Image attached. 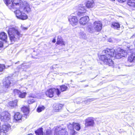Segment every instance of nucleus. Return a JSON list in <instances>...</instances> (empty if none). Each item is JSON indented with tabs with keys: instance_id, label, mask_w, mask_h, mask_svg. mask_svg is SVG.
Returning a JSON list of instances; mask_svg holds the SVG:
<instances>
[{
	"instance_id": "obj_5",
	"label": "nucleus",
	"mask_w": 135,
	"mask_h": 135,
	"mask_svg": "<svg viewBox=\"0 0 135 135\" xmlns=\"http://www.w3.org/2000/svg\"><path fill=\"white\" fill-rule=\"evenodd\" d=\"M54 135H67L68 132L65 128H62L60 126H56L53 128Z\"/></svg>"
},
{
	"instance_id": "obj_20",
	"label": "nucleus",
	"mask_w": 135,
	"mask_h": 135,
	"mask_svg": "<svg viewBox=\"0 0 135 135\" xmlns=\"http://www.w3.org/2000/svg\"><path fill=\"white\" fill-rule=\"evenodd\" d=\"M127 61L130 63L135 62V54L132 53L129 55L127 59Z\"/></svg>"
},
{
	"instance_id": "obj_39",
	"label": "nucleus",
	"mask_w": 135,
	"mask_h": 135,
	"mask_svg": "<svg viewBox=\"0 0 135 135\" xmlns=\"http://www.w3.org/2000/svg\"><path fill=\"white\" fill-rule=\"evenodd\" d=\"M71 132L70 133V134L71 135H75L76 134H77V132L75 131L74 129H73L71 130Z\"/></svg>"
},
{
	"instance_id": "obj_32",
	"label": "nucleus",
	"mask_w": 135,
	"mask_h": 135,
	"mask_svg": "<svg viewBox=\"0 0 135 135\" xmlns=\"http://www.w3.org/2000/svg\"><path fill=\"white\" fill-rule=\"evenodd\" d=\"M27 94V93L26 92H22L20 91L18 97L21 98H25Z\"/></svg>"
},
{
	"instance_id": "obj_26",
	"label": "nucleus",
	"mask_w": 135,
	"mask_h": 135,
	"mask_svg": "<svg viewBox=\"0 0 135 135\" xmlns=\"http://www.w3.org/2000/svg\"><path fill=\"white\" fill-rule=\"evenodd\" d=\"M35 132L36 135H43V129L42 127L38 128L35 131Z\"/></svg>"
},
{
	"instance_id": "obj_31",
	"label": "nucleus",
	"mask_w": 135,
	"mask_h": 135,
	"mask_svg": "<svg viewBox=\"0 0 135 135\" xmlns=\"http://www.w3.org/2000/svg\"><path fill=\"white\" fill-rule=\"evenodd\" d=\"M20 93V91L16 89H14L13 91V94L14 96L18 95V96Z\"/></svg>"
},
{
	"instance_id": "obj_29",
	"label": "nucleus",
	"mask_w": 135,
	"mask_h": 135,
	"mask_svg": "<svg viewBox=\"0 0 135 135\" xmlns=\"http://www.w3.org/2000/svg\"><path fill=\"white\" fill-rule=\"evenodd\" d=\"M45 109V107L44 105L38 106L37 109V111L40 113L43 111Z\"/></svg>"
},
{
	"instance_id": "obj_18",
	"label": "nucleus",
	"mask_w": 135,
	"mask_h": 135,
	"mask_svg": "<svg viewBox=\"0 0 135 135\" xmlns=\"http://www.w3.org/2000/svg\"><path fill=\"white\" fill-rule=\"evenodd\" d=\"M0 40L6 43H8V36L7 34L4 32H0Z\"/></svg>"
},
{
	"instance_id": "obj_15",
	"label": "nucleus",
	"mask_w": 135,
	"mask_h": 135,
	"mask_svg": "<svg viewBox=\"0 0 135 135\" xmlns=\"http://www.w3.org/2000/svg\"><path fill=\"white\" fill-rule=\"evenodd\" d=\"M126 51L122 49H120L119 52H117L115 53L114 57L116 59H120L122 57H124Z\"/></svg>"
},
{
	"instance_id": "obj_42",
	"label": "nucleus",
	"mask_w": 135,
	"mask_h": 135,
	"mask_svg": "<svg viewBox=\"0 0 135 135\" xmlns=\"http://www.w3.org/2000/svg\"><path fill=\"white\" fill-rule=\"evenodd\" d=\"M56 39L55 38H54L52 41V42L53 43H55L56 42Z\"/></svg>"
},
{
	"instance_id": "obj_17",
	"label": "nucleus",
	"mask_w": 135,
	"mask_h": 135,
	"mask_svg": "<svg viewBox=\"0 0 135 135\" xmlns=\"http://www.w3.org/2000/svg\"><path fill=\"white\" fill-rule=\"evenodd\" d=\"M69 21L70 23L73 26L76 25L78 22V20L77 17L75 16H73L69 18Z\"/></svg>"
},
{
	"instance_id": "obj_35",
	"label": "nucleus",
	"mask_w": 135,
	"mask_h": 135,
	"mask_svg": "<svg viewBox=\"0 0 135 135\" xmlns=\"http://www.w3.org/2000/svg\"><path fill=\"white\" fill-rule=\"evenodd\" d=\"M5 68L6 66L4 64H0V72L2 71Z\"/></svg>"
},
{
	"instance_id": "obj_22",
	"label": "nucleus",
	"mask_w": 135,
	"mask_h": 135,
	"mask_svg": "<svg viewBox=\"0 0 135 135\" xmlns=\"http://www.w3.org/2000/svg\"><path fill=\"white\" fill-rule=\"evenodd\" d=\"M111 27L114 29L118 30L120 28V25L118 22H114L112 23Z\"/></svg>"
},
{
	"instance_id": "obj_27",
	"label": "nucleus",
	"mask_w": 135,
	"mask_h": 135,
	"mask_svg": "<svg viewBox=\"0 0 135 135\" xmlns=\"http://www.w3.org/2000/svg\"><path fill=\"white\" fill-rule=\"evenodd\" d=\"M27 13L30 12L31 11V9L30 5L28 4H26L23 9Z\"/></svg>"
},
{
	"instance_id": "obj_12",
	"label": "nucleus",
	"mask_w": 135,
	"mask_h": 135,
	"mask_svg": "<svg viewBox=\"0 0 135 135\" xmlns=\"http://www.w3.org/2000/svg\"><path fill=\"white\" fill-rule=\"evenodd\" d=\"M94 29L97 32H100L102 29V22L99 21H95L93 23Z\"/></svg>"
},
{
	"instance_id": "obj_41",
	"label": "nucleus",
	"mask_w": 135,
	"mask_h": 135,
	"mask_svg": "<svg viewBox=\"0 0 135 135\" xmlns=\"http://www.w3.org/2000/svg\"><path fill=\"white\" fill-rule=\"evenodd\" d=\"M117 1L120 3H123L125 2L126 0H117Z\"/></svg>"
},
{
	"instance_id": "obj_36",
	"label": "nucleus",
	"mask_w": 135,
	"mask_h": 135,
	"mask_svg": "<svg viewBox=\"0 0 135 135\" xmlns=\"http://www.w3.org/2000/svg\"><path fill=\"white\" fill-rule=\"evenodd\" d=\"M4 3L9 8V6H10L11 4L10 0H4Z\"/></svg>"
},
{
	"instance_id": "obj_3",
	"label": "nucleus",
	"mask_w": 135,
	"mask_h": 135,
	"mask_svg": "<svg viewBox=\"0 0 135 135\" xmlns=\"http://www.w3.org/2000/svg\"><path fill=\"white\" fill-rule=\"evenodd\" d=\"M61 93V91L59 89L55 88L48 89L45 93L46 96L50 98H51L53 97L56 98L59 97Z\"/></svg>"
},
{
	"instance_id": "obj_9",
	"label": "nucleus",
	"mask_w": 135,
	"mask_h": 135,
	"mask_svg": "<svg viewBox=\"0 0 135 135\" xmlns=\"http://www.w3.org/2000/svg\"><path fill=\"white\" fill-rule=\"evenodd\" d=\"M12 81L11 78L10 77H7L3 81V86L6 89L9 88L11 86Z\"/></svg>"
},
{
	"instance_id": "obj_6",
	"label": "nucleus",
	"mask_w": 135,
	"mask_h": 135,
	"mask_svg": "<svg viewBox=\"0 0 135 135\" xmlns=\"http://www.w3.org/2000/svg\"><path fill=\"white\" fill-rule=\"evenodd\" d=\"M38 94L36 91H33L32 92V93L27 96V103L28 104H30L35 102V101L34 99L37 98Z\"/></svg>"
},
{
	"instance_id": "obj_16",
	"label": "nucleus",
	"mask_w": 135,
	"mask_h": 135,
	"mask_svg": "<svg viewBox=\"0 0 135 135\" xmlns=\"http://www.w3.org/2000/svg\"><path fill=\"white\" fill-rule=\"evenodd\" d=\"M21 110L24 113V116H25L26 118L28 116L30 112V108L29 106L23 105L21 108Z\"/></svg>"
},
{
	"instance_id": "obj_34",
	"label": "nucleus",
	"mask_w": 135,
	"mask_h": 135,
	"mask_svg": "<svg viewBox=\"0 0 135 135\" xmlns=\"http://www.w3.org/2000/svg\"><path fill=\"white\" fill-rule=\"evenodd\" d=\"M52 130L51 129H47L45 132V135H52Z\"/></svg>"
},
{
	"instance_id": "obj_2",
	"label": "nucleus",
	"mask_w": 135,
	"mask_h": 135,
	"mask_svg": "<svg viewBox=\"0 0 135 135\" xmlns=\"http://www.w3.org/2000/svg\"><path fill=\"white\" fill-rule=\"evenodd\" d=\"M7 32L11 42L15 41L17 39H19L22 36V35L16 28L12 26L9 27Z\"/></svg>"
},
{
	"instance_id": "obj_25",
	"label": "nucleus",
	"mask_w": 135,
	"mask_h": 135,
	"mask_svg": "<svg viewBox=\"0 0 135 135\" xmlns=\"http://www.w3.org/2000/svg\"><path fill=\"white\" fill-rule=\"evenodd\" d=\"M127 4L131 8H135V0H128L127 2Z\"/></svg>"
},
{
	"instance_id": "obj_11",
	"label": "nucleus",
	"mask_w": 135,
	"mask_h": 135,
	"mask_svg": "<svg viewBox=\"0 0 135 135\" xmlns=\"http://www.w3.org/2000/svg\"><path fill=\"white\" fill-rule=\"evenodd\" d=\"M21 0H12V3L11 5L9 6V8L10 9H14L17 8V6H20Z\"/></svg>"
},
{
	"instance_id": "obj_1",
	"label": "nucleus",
	"mask_w": 135,
	"mask_h": 135,
	"mask_svg": "<svg viewBox=\"0 0 135 135\" xmlns=\"http://www.w3.org/2000/svg\"><path fill=\"white\" fill-rule=\"evenodd\" d=\"M102 52L104 54L99 55L98 57L99 59L109 66H114V63L112 59L114 56L115 52L114 49L106 48L103 50Z\"/></svg>"
},
{
	"instance_id": "obj_37",
	"label": "nucleus",
	"mask_w": 135,
	"mask_h": 135,
	"mask_svg": "<svg viewBox=\"0 0 135 135\" xmlns=\"http://www.w3.org/2000/svg\"><path fill=\"white\" fill-rule=\"evenodd\" d=\"M79 22L80 24L83 25H84V17H82L80 18Z\"/></svg>"
},
{
	"instance_id": "obj_13",
	"label": "nucleus",
	"mask_w": 135,
	"mask_h": 135,
	"mask_svg": "<svg viewBox=\"0 0 135 135\" xmlns=\"http://www.w3.org/2000/svg\"><path fill=\"white\" fill-rule=\"evenodd\" d=\"M23 117V114L20 112H16L14 114L13 120L15 122L21 121L22 120Z\"/></svg>"
},
{
	"instance_id": "obj_8",
	"label": "nucleus",
	"mask_w": 135,
	"mask_h": 135,
	"mask_svg": "<svg viewBox=\"0 0 135 135\" xmlns=\"http://www.w3.org/2000/svg\"><path fill=\"white\" fill-rule=\"evenodd\" d=\"M11 127V126L8 124L3 125L0 129V135H7Z\"/></svg>"
},
{
	"instance_id": "obj_19",
	"label": "nucleus",
	"mask_w": 135,
	"mask_h": 135,
	"mask_svg": "<svg viewBox=\"0 0 135 135\" xmlns=\"http://www.w3.org/2000/svg\"><path fill=\"white\" fill-rule=\"evenodd\" d=\"M86 124L87 126H93L94 124V120L92 117H88L85 120Z\"/></svg>"
},
{
	"instance_id": "obj_40",
	"label": "nucleus",
	"mask_w": 135,
	"mask_h": 135,
	"mask_svg": "<svg viewBox=\"0 0 135 135\" xmlns=\"http://www.w3.org/2000/svg\"><path fill=\"white\" fill-rule=\"evenodd\" d=\"M3 43L2 41H0V47H3Z\"/></svg>"
},
{
	"instance_id": "obj_30",
	"label": "nucleus",
	"mask_w": 135,
	"mask_h": 135,
	"mask_svg": "<svg viewBox=\"0 0 135 135\" xmlns=\"http://www.w3.org/2000/svg\"><path fill=\"white\" fill-rule=\"evenodd\" d=\"M60 91L61 92H63L66 91L68 88V87L66 86L65 85H62L60 86Z\"/></svg>"
},
{
	"instance_id": "obj_10",
	"label": "nucleus",
	"mask_w": 135,
	"mask_h": 135,
	"mask_svg": "<svg viewBox=\"0 0 135 135\" xmlns=\"http://www.w3.org/2000/svg\"><path fill=\"white\" fill-rule=\"evenodd\" d=\"M64 106V104L60 103H55L52 106L53 110L55 112H60Z\"/></svg>"
},
{
	"instance_id": "obj_23",
	"label": "nucleus",
	"mask_w": 135,
	"mask_h": 135,
	"mask_svg": "<svg viewBox=\"0 0 135 135\" xmlns=\"http://www.w3.org/2000/svg\"><path fill=\"white\" fill-rule=\"evenodd\" d=\"M17 100L15 99L9 102L8 103V105L9 107L13 108L17 105Z\"/></svg>"
},
{
	"instance_id": "obj_4",
	"label": "nucleus",
	"mask_w": 135,
	"mask_h": 135,
	"mask_svg": "<svg viewBox=\"0 0 135 135\" xmlns=\"http://www.w3.org/2000/svg\"><path fill=\"white\" fill-rule=\"evenodd\" d=\"M23 9L20 7L18 9L14 11L16 17L18 19L22 20H25L27 18L28 16L23 11Z\"/></svg>"
},
{
	"instance_id": "obj_44",
	"label": "nucleus",
	"mask_w": 135,
	"mask_h": 135,
	"mask_svg": "<svg viewBox=\"0 0 135 135\" xmlns=\"http://www.w3.org/2000/svg\"><path fill=\"white\" fill-rule=\"evenodd\" d=\"M23 29L25 30H27V27H24Z\"/></svg>"
},
{
	"instance_id": "obj_43",
	"label": "nucleus",
	"mask_w": 135,
	"mask_h": 135,
	"mask_svg": "<svg viewBox=\"0 0 135 135\" xmlns=\"http://www.w3.org/2000/svg\"><path fill=\"white\" fill-rule=\"evenodd\" d=\"M135 37V33H134V34L132 36V37Z\"/></svg>"
},
{
	"instance_id": "obj_7",
	"label": "nucleus",
	"mask_w": 135,
	"mask_h": 135,
	"mask_svg": "<svg viewBox=\"0 0 135 135\" xmlns=\"http://www.w3.org/2000/svg\"><path fill=\"white\" fill-rule=\"evenodd\" d=\"M11 115L7 111H4L0 114V119L1 121L7 122L10 120Z\"/></svg>"
},
{
	"instance_id": "obj_38",
	"label": "nucleus",
	"mask_w": 135,
	"mask_h": 135,
	"mask_svg": "<svg viewBox=\"0 0 135 135\" xmlns=\"http://www.w3.org/2000/svg\"><path fill=\"white\" fill-rule=\"evenodd\" d=\"M89 20V17L88 16H85V25L86 23H87Z\"/></svg>"
},
{
	"instance_id": "obj_24",
	"label": "nucleus",
	"mask_w": 135,
	"mask_h": 135,
	"mask_svg": "<svg viewBox=\"0 0 135 135\" xmlns=\"http://www.w3.org/2000/svg\"><path fill=\"white\" fill-rule=\"evenodd\" d=\"M94 5V3L93 1H88L86 3V6L88 8H92Z\"/></svg>"
},
{
	"instance_id": "obj_28",
	"label": "nucleus",
	"mask_w": 135,
	"mask_h": 135,
	"mask_svg": "<svg viewBox=\"0 0 135 135\" xmlns=\"http://www.w3.org/2000/svg\"><path fill=\"white\" fill-rule=\"evenodd\" d=\"M39 54V53L38 51H34L33 52L32 54V57L35 59L38 58Z\"/></svg>"
},
{
	"instance_id": "obj_14",
	"label": "nucleus",
	"mask_w": 135,
	"mask_h": 135,
	"mask_svg": "<svg viewBox=\"0 0 135 135\" xmlns=\"http://www.w3.org/2000/svg\"><path fill=\"white\" fill-rule=\"evenodd\" d=\"M68 128L69 129H72L74 130L75 129L77 131H79L80 128L79 124L75 122H73L72 124H69L68 126Z\"/></svg>"
},
{
	"instance_id": "obj_33",
	"label": "nucleus",
	"mask_w": 135,
	"mask_h": 135,
	"mask_svg": "<svg viewBox=\"0 0 135 135\" xmlns=\"http://www.w3.org/2000/svg\"><path fill=\"white\" fill-rule=\"evenodd\" d=\"M84 10V8L83 7H79V11L78 13V15H81L84 13L83 11Z\"/></svg>"
},
{
	"instance_id": "obj_21",
	"label": "nucleus",
	"mask_w": 135,
	"mask_h": 135,
	"mask_svg": "<svg viewBox=\"0 0 135 135\" xmlns=\"http://www.w3.org/2000/svg\"><path fill=\"white\" fill-rule=\"evenodd\" d=\"M56 44L57 45H61V46H64L65 45V42L63 41L62 37L60 36H59L57 37Z\"/></svg>"
}]
</instances>
